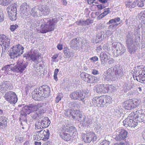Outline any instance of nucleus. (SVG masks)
Segmentation results:
<instances>
[{
  "instance_id": "nucleus-1",
  "label": "nucleus",
  "mask_w": 145,
  "mask_h": 145,
  "mask_svg": "<svg viewBox=\"0 0 145 145\" xmlns=\"http://www.w3.org/2000/svg\"><path fill=\"white\" fill-rule=\"evenodd\" d=\"M123 75V73L121 69L112 67L105 73L103 78L105 81L114 80L120 78Z\"/></svg>"
},
{
  "instance_id": "nucleus-2",
  "label": "nucleus",
  "mask_w": 145,
  "mask_h": 145,
  "mask_svg": "<svg viewBox=\"0 0 145 145\" xmlns=\"http://www.w3.org/2000/svg\"><path fill=\"white\" fill-rule=\"evenodd\" d=\"M55 19L44 18L38 21V24L41 25L40 32L44 33L53 31L54 28Z\"/></svg>"
},
{
  "instance_id": "nucleus-3",
  "label": "nucleus",
  "mask_w": 145,
  "mask_h": 145,
  "mask_svg": "<svg viewBox=\"0 0 145 145\" xmlns=\"http://www.w3.org/2000/svg\"><path fill=\"white\" fill-rule=\"evenodd\" d=\"M27 65L21 61V60H19L17 61L16 65L14 64L7 65L3 68V70L7 72L8 71L16 72L20 74L23 73L25 71Z\"/></svg>"
},
{
  "instance_id": "nucleus-4",
  "label": "nucleus",
  "mask_w": 145,
  "mask_h": 145,
  "mask_svg": "<svg viewBox=\"0 0 145 145\" xmlns=\"http://www.w3.org/2000/svg\"><path fill=\"white\" fill-rule=\"evenodd\" d=\"M24 49V48L20 44L15 45L12 47L10 50L9 56L11 58L14 59L23 53Z\"/></svg>"
},
{
  "instance_id": "nucleus-5",
  "label": "nucleus",
  "mask_w": 145,
  "mask_h": 145,
  "mask_svg": "<svg viewBox=\"0 0 145 145\" xmlns=\"http://www.w3.org/2000/svg\"><path fill=\"white\" fill-rule=\"evenodd\" d=\"M115 87L111 85H105L103 84H98L95 85L93 88L95 91L97 93H105L109 90L113 92L114 91Z\"/></svg>"
},
{
  "instance_id": "nucleus-6",
  "label": "nucleus",
  "mask_w": 145,
  "mask_h": 145,
  "mask_svg": "<svg viewBox=\"0 0 145 145\" xmlns=\"http://www.w3.org/2000/svg\"><path fill=\"white\" fill-rule=\"evenodd\" d=\"M88 90L85 91H75L70 95V97L74 99H77L82 101L85 98L87 97L89 95Z\"/></svg>"
},
{
  "instance_id": "nucleus-7",
  "label": "nucleus",
  "mask_w": 145,
  "mask_h": 145,
  "mask_svg": "<svg viewBox=\"0 0 145 145\" xmlns=\"http://www.w3.org/2000/svg\"><path fill=\"white\" fill-rule=\"evenodd\" d=\"M134 112H131L123 121L124 125L126 127L128 126L131 128L134 127H136L137 124L138 122L136 121L135 120H134L133 118H134Z\"/></svg>"
},
{
  "instance_id": "nucleus-8",
  "label": "nucleus",
  "mask_w": 145,
  "mask_h": 145,
  "mask_svg": "<svg viewBox=\"0 0 145 145\" xmlns=\"http://www.w3.org/2000/svg\"><path fill=\"white\" fill-rule=\"evenodd\" d=\"M112 50L116 55H121L124 53L125 51V47L120 43L114 42L112 44Z\"/></svg>"
},
{
  "instance_id": "nucleus-9",
  "label": "nucleus",
  "mask_w": 145,
  "mask_h": 145,
  "mask_svg": "<svg viewBox=\"0 0 145 145\" xmlns=\"http://www.w3.org/2000/svg\"><path fill=\"white\" fill-rule=\"evenodd\" d=\"M41 120L40 122L37 121L36 123L35 128L36 130L46 128L50 125V121L48 117H44L42 118V119H41Z\"/></svg>"
},
{
  "instance_id": "nucleus-10",
  "label": "nucleus",
  "mask_w": 145,
  "mask_h": 145,
  "mask_svg": "<svg viewBox=\"0 0 145 145\" xmlns=\"http://www.w3.org/2000/svg\"><path fill=\"white\" fill-rule=\"evenodd\" d=\"M133 33L131 31H128L126 36V42L128 47L129 51L131 52H133L134 51L133 48L132 47L133 46Z\"/></svg>"
},
{
  "instance_id": "nucleus-11",
  "label": "nucleus",
  "mask_w": 145,
  "mask_h": 145,
  "mask_svg": "<svg viewBox=\"0 0 145 145\" xmlns=\"http://www.w3.org/2000/svg\"><path fill=\"white\" fill-rule=\"evenodd\" d=\"M4 97L7 101L11 104H15L18 100L16 94L12 91L7 92Z\"/></svg>"
},
{
  "instance_id": "nucleus-12",
  "label": "nucleus",
  "mask_w": 145,
  "mask_h": 145,
  "mask_svg": "<svg viewBox=\"0 0 145 145\" xmlns=\"http://www.w3.org/2000/svg\"><path fill=\"white\" fill-rule=\"evenodd\" d=\"M8 14L11 20L14 21L16 19V7L15 5H12L7 8Z\"/></svg>"
},
{
  "instance_id": "nucleus-13",
  "label": "nucleus",
  "mask_w": 145,
  "mask_h": 145,
  "mask_svg": "<svg viewBox=\"0 0 145 145\" xmlns=\"http://www.w3.org/2000/svg\"><path fill=\"white\" fill-rule=\"evenodd\" d=\"M10 40L4 35H0V45L3 50H8L9 48Z\"/></svg>"
},
{
  "instance_id": "nucleus-14",
  "label": "nucleus",
  "mask_w": 145,
  "mask_h": 145,
  "mask_svg": "<svg viewBox=\"0 0 145 145\" xmlns=\"http://www.w3.org/2000/svg\"><path fill=\"white\" fill-rule=\"evenodd\" d=\"M97 137L95 134L93 132H90L82 135V140L85 143H89L91 141H95Z\"/></svg>"
},
{
  "instance_id": "nucleus-15",
  "label": "nucleus",
  "mask_w": 145,
  "mask_h": 145,
  "mask_svg": "<svg viewBox=\"0 0 145 145\" xmlns=\"http://www.w3.org/2000/svg\"><path fill=\"white\" fill-rule=\"evenodd\" d=\"M127 132L123 129H121L116 131V136L115 139L117 141L124 140L127 137Z\"/></svg>"
},
{
  "instance_id": "nucleus-16",
  "label": "nucleus",
  "mask_w": 145,
  "mask_h": 145,
  "mask_svg": "<svg viewBox=\"0 0 145 145\" xmlns=\"http://www.w3.org/2000/svg\"><path fill=\"white\" fill-rule=\"evenodd\" d=\"M144 69H142L140 71H137L135 75H133V78L138 81L141 83L145 84V73Z\"/></svg>"
},
{
  "instance_id": "nucleus-17",
  "label": "nucleus",
  "mask_w": 145,
  "mask_h": 145,
  "mask_svg": "<svg viewBox=\"0 0 145 145\" xmlns=\"http://www.w3.org/2000/svg\"><path fill=\"white\" fill-rule=\"evenodd\" d=\"M134 112L135 120L139 122H143L145 119V112L142 110H138Z\"/></svg>"
},
{
  "instance_id": "nucleus-18",
  "label": "nucleus",
  "mask_w": 145,
  "mask_h": 145,
  "mask_svg": "<svg viewBox=\"0 0 145 145\" xmlns=\"http://www.w3.org/2000/svg\"><path fill=\"white\" fill-rule=\"evenodd\" d=\"M27 56L28 58L29 57L31 60L37 64L39 63V59L41 57L38 52L35 50L31 51V53L30 54H27Z\"/></svg>"
},
{
  "instance_id": "nucleus-19",
  "label": "nucleus",
  "mask_w": 145,
  "mask_h": 145,
  "mask_svg": "<svg viewBox=\"0 0 145 145\" xmlns=\"http://www.w3.org/2000/svg\"><path fill=\"white\" fill-rule=\"evenodd\" d=\"M39 90L40 92H42V97L44 98L48 97L50 92L49 87L47 85H43L39 88Z\"/></svg>"
},
{
  "instance_id": "nucleus-20",
  "label": "nucleus",
  "mask_w": 145,
  "mask_h": 145,
  "mask_svg": "<svg viewBox=\"0 0 145 145\" xmlns=\"http://www.w3.org/2000/svg\"><path fill=\"white\" fill-rule=\"evenodd\" d=\"M12 89L11 84L9 81H5L0 86V91L3 93L6 91Z\"/></svg>"
},
{
  "instance_id": "nucleus-21",
  "label": "nucleus",
  "mask_w": 145,
  "mask_h": 145,
  "mask_svg": "<svg viewBox=\"0 0 145 145\" xmlns=\"http://www.w3.org/2000/svg\"><path fill=\"white\" fill-rule=\"evenodd\" d=\"M42 92H40L39 90V88L38 89H35L32 93V96L33 98L36 101H40L41 99V97H42Z\"/></svg>"
},
{
  "instance_id": "nucleus-22",
  "label": "nucleus",
  "mask_w": 145,
  "mask_h": 145,
  "mask_svg": "<svg viewBox=\"0 0 145 145\" xmlns=\"http://www.w3.org/2000/svg\"><path fill=\"white\" fill-rule=\"evenodd\" d=\"M82 44L81 42L77 38H75L72 39L71 42L70 44L71 46L73 49H78Z\"/></svg>"
},
{
  "instance_id": "nucleus-23",
  "label": "nucleus",
  "mask_w": 145,
  "mask_h": 145,
  "mask_svg": "<svg viewBox=\"0 0 145 145\" xmlns=\"http://www.w3.org/2000/svg\"><path fill=\"white\" fill-rule=\"evenodd\" d=\"M20 10L23 14L27 16L29 12V6L26 3H24L22 4L20 6Z\"/></svg>"
},
{
  "instance_id": "nucleus-24",
  "label": "nucleus",
  "mask_w": 145,
  "mask_h": 145,
  "mask_svg": "<svg viewBox=\"0 0 145 145\" xmlns=\"http://www.w3.org/2000/svg\"><path fill=\"white\" fill-rule=\"evenodd\" d=\"M41 13L39 7L38 8L34 7L32 8L30 12V14L34 17L40 16Z\"/></svg>"
},
{
  "instance_id": "nucleus-25",
  "label": "nucleus",
  "mask_w": 145,
  "mask_h": 145,
  "mask_svg": "<svg viewBox=\"0 0 145 145\" xmlns=\"http://www.w3.org/2000/svg\"><path fill=\"white\" fill-rule=\"evenodd\" d=\"M110 56L105 52H102L100 56V58L102 63L103 64L106 63L109 59Z\"/></svg>"
},
{
  "instance_id": "nucleus-26",
  "label": "nucleus",
  "mask_w": 145,
  "mask_h": 145,
  "mask_svg": "<svg viewBox=\"0 0 145 145\" xmlns=\"http://www.w3.org/2000/svg\"><path fill=\"white\" fill-rule=\"evenodd\" d=\"M123 105L125 109L129 110L134 108L132 104V100L131 99L125 101Z\"/></svg>"
},
{
  "instance_id": "nucleus-27",
  "label": "nucleus",
  "mask_w": 145,
  "mask_h": 145,
  "mask_svg": "<svg viewBox=\"0 0 145 145\" xmlns=\"http://www.w3.org/2000/svg\"><path fill=\"white\" fill-rule=\"evenodd\" d=\"M30 113H31V112L29 105H26L22 108L21 114L22 116L25 117L27 114H29Z\"/></svg>"
},
{
  "instance_id": "nucleus-28",
  "label": "nucleus",
  "mask_w": 145,
  "mask_h": 145,
  "mask_svg": "<svg viewBox=\"0 0 145 145\" xmlns=\"http://www.w3.org/2000/svg\"><path fill=\"white\" fill-rule=\"evenodd\" d=\"M64 53L66 58H69L74 56L73 51L67 48H64Z\"/></svg>"
},
{
  "instance_id": "nucleus-29",
  "label": "nucleus",
  "mask_w": 145,
  "mask_h": 145,
  "mask_svg": "<svg viewBox=\"0 0 145 145\" xmlns=\"http://www.w3.org/2000/svg\"><path fill=\"white\" fill-rule=\"evenodd\" d=\"M45 132V130L44 129H41V130H40L39 131H37L34 134V136L36 135L37 136V140H42L43 136H44Z\"/></svg>"
},
{
  "instance_id": "nucleus-30",
  "label": "nucleus",
  "mask_w": 145,
  "mask_h": 145,
  "mask_svg": "<svg viewBox=\"0 0 145 145\" xmlns=\"http://www.w3.org/2000/svg\"><path fill=\"white\" fill-rule=\"evenodd\" d=\"M41 13L42 12L44 15L48 14L50 12L49 7L46 5H42L41 7H39Z\"/></svg>"
},
{
  "instance_id": "nucleus-31",
  "label": "nucleus",
  "mask_w": 145,
  "mask_h": 145,
  "mask_svg": "<svg viewBox=\"0 0 145 145\" xmlns=\"http://www.w3.org/2000/svg\"><path fill=\"white\" fill-rule=\"evenodd\" d=\"M67 132H60V137L64 140L68 141L71 139L70 134Z\"/></svg>"
},
{
  "instance_id": "nucleus-32",
  "label": "nucleus",
  "mask_w": 145,
  "mask_h": 145,
  "mask_svg": "<svg viewBox=\"0 0 145 145\" xmlns=\"http://www.w3.org/2000/svg\"><path fill=\"white\" fill-rule=\"evenodd\" d=\"M137 1L132 2L131 1H127L125 2V5L126 7L129 8L130 10L131 11V9L136 7L137 3Z\"/></svg>"
},
{
  "instance_id": "nucleus-33",
  "label": "nucleus",
  "mask_w": 145,
  "mask_h": 145,
  "mask_svg": "<svg viewBox=\"0 0 145 145\" xmlns=\"http://www.w3.org/2000/svg\"><path fill=\"white\" fill-rule=\"evenodd\" d=\"M31 112L36 111L37 110L42 107V104L40 103L38 104L37 105L32 104L29 105Z\"/></svg>"
},
{
  "instance_id": "nucleus-34",
  "label": "nucleus",
  "mask_w": 145,
  "mask_h": 145,
  "mask_svg": "<svg viewBox=\"0 0 145 145\" xmlns=\"http://www.w3.org/2000/svg\"><path fill=\"white\" fill-rule=\"evenodd\" d=\"M73 113L74 115L73 116V118L74 119H77L78 117L81 118L82 116V114L79 110H73Z\"/></svg>"
},
{
  "instance_id": "nucleus-35",
  "label": "nucleus",
  "mask_w": 145,
  "mask_h": 145,
  "mask_svg": "<svg viewBox=\"0 0 145 145\" xmlns=\"http://www.w3.org/2000/svg\"><path fill=\"white\" fill-rule=\"evenodd\" d=\"M114 114L116 115L117 116L120 117L121 116L122 113V109L118 107L115 108L114 110Z\"/></svg>"
},
{
  "instance_id": "nucleus-36",
  "label": "nucleus",
  "mask_w": 145,
  "mask_h": 145,
  "mask_svg": "<svg viewBox=\"0 0 145 145\" xmlns=\"http://www.w3.org/2000/svg\"><path fill=\"white\" fill-rule=\"evenodd\" d=\"M134 32V35L135 36V41H137L140 39V33L139 29H135Z\"/></svg>"
},
{
  "instance_id": "nucleus-37",
  "label": "nucleus",
  "mask_w": 145,
  "mask_h": 145,
  "mask_svg": "<svg viewBox=\"0 0 145 145\" xmlns=\"http://www.w3.org/2000/svg\"><path fill=\"white\" fill-rule=\"evenodd\" d=\"M89 78L88 83H95L98 81L97 77L94 76H91L90 75Z\"/></svg>"
},
{
  "instance_id": "nucleus-38",
  "label": "nucleus",
  "mask_w": 145,
  "mask_h": 145,
  "mask_svg": "<svg viewBox=\"0 0 145 145\" xmlns=\"http://www.w3.org/2000/svg\"><path fill=\"white\" fill-rule=\"evenodd\" d=\"M90 75L84 73H82L81 74L82 79L86 82H88Z\"/></svg>"
},
{
  "instance_id": "nucleus-39",
  "label": "nucleus",
  "mask_w": 145,
  "mask_h": 145,
  "mask_svg": "<svg viewBox=\"0 0 145 145\" xmlns=\"http://www.w3.org/2000/svg\"><path fill=\"white\" fill-rule=\"evenodd\" d=\"M49 131L48 130L46 129V131H45V132L44 133V134L43 136L42 140L44 141H46L49 139Z\"/></svg>"
},
{
  "instance_id": "nucleus-40",
  "label": "nucleus",
  "mask_w": 145,
  "mask_h": 145,
  "mask_svg": "<svg viewBox=\"0 0 145 145\" xmlns=\"http://www.w3.org/2000/svg\"><path fill=\"white\" fill-rule=\"evenodd\" d=\"M114 20V23H116L115 24L111 25L109 26V27H113L116 28L117 26H118L120 23H117L120 22L121 20L120 18L119 17H117L113 19Z\"/></svg>"
},
{
  "instance_id": "nucleus-41",
  "label": "nucleus",
  "mask_w": 145,
  "mask_h": 145,
  "mask_svg": "<svg viewBox=\"0 0 145 145\" xmlns=\"http://www.w3.org/2000/svg\"><path fill=\"white\" fill-rule=\"evenodd\" d=\"M131 100H132V104L134 108L137 107L139 104L140 101L137 99Z\"/></svg>"
},
{
  "instance_id": "nucleus-42",
  "label": "nucleus",
  "mask_w": 145,
  "mask_h": 145,
  "mask_svg": "<svg viewBox=\"0 0 145 145\" xmlns=\"http://www.w3.org/2000/svg\"><path fill=\"white\" fill-rule=\"evenodd\" d=\"M99 97H97L93 98L92 100V103L94 105L99 106V100H101V99H99Z\"/></svg>"
},
{
  "instance_id": "nucleus-43",
  "label": "nucleus",
  "mask_w": 145,
  "mask_h": 145,
  "mask_svg": "<svg viewBox=\"0 0 145 145\" xmlns=\"http://www.w3.org/2000/svg\"><path fill=\"white\" fill-rule=\"evenodd\" d=\"M105 105L106 103L110 104L111 103V98L109 96H103Z\"/></svg>"
},
{
  "instance_id": "nucleus-44",
  "label": "nucleus",
  "mask_w": 145,
  "mask_h": 145,
  "mask_svg": "<svg viewBox=\"0 0 145 145\" xmlns=\"http://www.w3.org/2000/svg\"><path fill=\"white\" fill-rule=\"evenodd\" d=\"M99 99H101V100H99V106L103 107L105 105V102L103 96H101L99 97Z\"/></svg>"
},
{
  "instance_id": "nucleus-45",
  "label": "nucleus",
  "mask_w": 145,
  "mask_h": 145,
  "mask_svg": "<svg viewBox=\"0 0 145 145\" xmlns=\"http://www.w3.org/2000/svg\"><path fill=\"white\" fill-rule=\"evenodd\" d=\"M10 3V1L8 0H0V4L2 5L6 6Z\"/></svg>"
},
{
  "instance_id": "nucleus-46",
  "label": "nucleus",
  "mask_w": 145,
  "mask_h": 145,
  "mask_svg": "<svg viewBox=\"0 0 145 145\" xmlns=\"http://www.w3.org/2000/svg\"><path fill=\"white\" fill-rule=\"evenodd\" d=\"M110 12V11L109 10L105 11L103 12L101 14L99 15V16L100 18H102Z\"/></svg>"
},
{
  "instance_id": "nucleus-47",
  "label": "nucleus",
  "mask_w": 145,
  "mask_h": 145,
  "mask_svg": "<svg viewBox=\"0 0 145 145\" xmlns=\"http://www.w3.org/2000/svg\"><path fill=\"white\" fill-rule=\"evenodd\" d=\"M70 131H71V134L75 136L77 133L76 131L75 128L74 127H71L70 128Z\"/></svg>"
},
{
  "instance_id": "nucleus-48",
  "label": "nucleus",
  "mask_w": 145,
  "mask_h": 145,
  "mask_svg": "<svg viewBox=\"0 0 145 145\" xmlns=\"http://www.w3.org/2000/svg\"><path fill=\"white\" fill-rule=\"evenodd\" d=\"M23 137H20L19 136H17L15 138V140L16 143H19V142H22L23 140Z\"/></svg>"
},
{
  "instance_id": "nucleus-49",
  "label": "nucleus",
  "mask_w": 145,
  "mask_h": 145,
  "mask_svg": "<svg viewBox=\"0 0 145 145\" xmlns=\"http://www.w3.org/2000/svg\"><path fill=\"white\" fill-rule=\"evenodd\" d=\"M83 122H85L86 125H88L92 123V120L91 119L88 118H87L86 119H84L83 120Z\"/></svg>"
},
{
  "instance_id": "nucleus-50",
  "label": "nucleus",
  "mask_w": 145,
  "mask_h": 145,
  "mask_svg": "<svg viewBox=\"0 0 145 145\" xmlns=\"http://www.w3.org/2000/svg\"><path fill=\"white\" fill-rule=\"evenodd\" d=\"M96 6L98 8V10H101L106 7V6H105L104 4L96 5Z\"/></svg>"
},
{
  "instance_id": "nucleus-51",
  "label": "nucleus",
  "mask_w": 145,
  "mask_h": 145,
  "mask_svg": "<svg viewBox=\"0 0 145 145\" xmlns=\"http://www.w3.org/2000/svg\"><path fill=\"white\" fill-rule=\"evenodd\" d=\"M77 25H80L85 26V20H80L76 22Z\"/></svg>"
},
{
  "instance_id": "nucleus-52",
  "label": "nucleus",
  "mask_w": 145,
  "mask_h": 145,
  "mask_svg": "<svg viewBox=\"0 0 145 145\" xmlns=\"http://www.w3.org/2000/svg\"><path fill=\"white\" fill-rule=\"evenodd\" d=\"M18 27V25L16 24L15 25H11L10 26V29L11 31H14Z\"/></svg>"
},
{
  "instance_id": "nucleus-53",
  "label": "nucleus",
  "mask_w": 145,
  "mask_h": 145,
  "mask_svg": "<svg viewBox=\"0 0 145 145\" xmlns=\"http://www.w3.org/2000/svg\"><path fill=\"white\" fill-rule=\"evenodd\" d=\"M135 1H137V3L136 5H137L138 7H142L144 5V3L143 1L140 2L136 0Z\"/></svg>"
},
{
  "instance_id": "nucleus-54",
  "label": "nucleus",
  "mask_w": 145,
  "mask_h": 145,
  "mask_svg": "<svg viewBox=\"0 0 145 145\" xmlns=\"http://www.w3.org/2000/svg\"><path fill=\"white\" fill-rule=\"evenodd\" d=\"M7 123V121L5 117L4 116H1L0 118V123Z\"/></svg>"
},
{
  "instance_id": "nucleus-55",
  "label": "nucleus",
  "mask_w": 145,
  "mask_h": 145,
  "mask_svg": "<svg viewBox=\"0 0 145 145\" xmlns=\"http://www.w3.org/2000/svg\"><path fill=\"white\" fill-rule=\"evenodd\" d=\"M59 130L61 131V132H68V129H67L66 128H65V126H62L60 127Z\"/></svg>"
},
{
  "instance_id": "nucleus-56",
  "label": "nucleus",
  "mask_w": 145,
  "mask_h": 145,
  "mask_svg": "<svg viewBox=\"0 0 145 145\" xmlns=\"http://www.w3.org/2000/svg\"><path fill=\"white\" fill-rule=\"evenodd\" d=\"M73 111L71 112V111L69 110L65 113V115L67 116H69L70 115H71L73 116H74L73 115L74 114L73 113Z\"/></svg>"
},
{
  "instance_id": "nucleus-57",
  "label": "nucleus",
  "mask_w": 145,
  "mask_h": 145,
  "mask_svg": "<svg viewBox=\"0 0 145 145\" xmlns=\"http://www.w3.org/2000/svg\"><path fill=\"white\" fill-rule=\"evenodd\" d=\"M85 21V25H90L93 23V20L89 19H88Z\"/></svg>"
},
{
  "instance_id": "nucleus-58",
  "label": "nucleus",
  "mask_w": 145,
  "mask_h": 145,
  "mask_svg": "<svg viewBox=\"0 0 145 145\" xmlns=\"http://www.w3.org/2000/svg\"><path fill=\"white\" fill-rule=\"evenodd\" d=\"M99 1L104 4L105 6H106V7L108 5V2L107 0H99Z\"/></svg>"
},
{
  "instance_id": "nucleus-59",
  "label": "nucleus",
  "mask_w": 145,
  "mask_h": 145,
  "mask_svg": "<svg viewBox=\"0 0 145 145\" xmlns=\"http://www.w3.org/2000/svg\"><path fill=\"white\" fill-rule=\"evenodd\" d=\"M103 47V50L106 52L110 51V47H108V45L106 44L104 45Z\"/></svg>"
},
{
  "instance_id": "nucleus-60",
  "label": "nucleus",
  "mask_w": 145,
  "mask_h": 145,
  "mask_svg": "<svg viewBox=\"0 0 145 145\" xmlns=\"http://www.w3.org/2000/svg\"><path fill=\"white\" fill-rule=\"evenodd\" d=\"M139 17H141L143 19L145 18V11H142L138 14Z\"/></svg>"
},
{
  "instance_id": "nucleus-61",
  "label": "nucleus",
  "mask_w": 145,
  "mask_h": 145,
  "mask_svg": "<svg viewBox=\"0 0 145 145\" xmlns=\"http://www.w3.org/2000/svg\"><path fill=\"white\" fill-rule=\"evenodd\" d=\"M4 16L3 12L0 11V22L3 21L4 20Z\"/></svg>"
},
{
  "instance_id": "nucleus-62",
  "label": "nucleus",
  "mask_w": 145,
  "mask_h": 145,
  "mask_svg": "<svg viewBox=\"0 0 145 145\" xmlns=\"http://www.w3.org/2000/svg\"><path fill=\"white\" fill-rule=\"evenodd\" d=\"M7 123H0V128L4 129L7 126Z\"/></svg>"
},
{
  "instance_id": "nucleus-63",
  "label": "nucleus",
  "mask_w": 145,
  "mask_h": 145,
  "mask_svg": "<svg viewBox=\"0 0 145 145\" xmlns=\"http://www.w3.org/2000/svg\"><path fill=\"white\" fill-rule=\"evenodd\" d=\"M109 144V141L106 140H103L101 143L100 145H108Z\"/></svg>"
},
{
  "instance_id": "nucleus-64",
  "label": "nucleus",
  "mask_w": 145,
  "mask_h": 145,
  "mask_svg": "<svg viewBox=\"0 0 145 145\" xmlns=\"http://www.w3.org/2000/svg\"><path fill=\"white\" fill-rule=\"evenodd\" d=\"M91 73L92 74L95 75L99 74V71L95 69H93L91 70Z\"/></svg>"
}]
</instances>
